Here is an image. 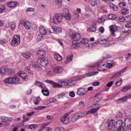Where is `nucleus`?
I'll return each instance as SVG.
<instances>
[{
  "mask_svg": "<svg viewBox=\"0 0 131 131\" xmlns=\"http://www.w3.org/2000/svg\"><path fill=\"white\" fill-rule=\"evenodd\" d=\"M73 81L72 80H65L64 81H61L60 82L61 85H60L50 80H47L45 81V82L52 85L54 88L61 87L62 86H71L74 85L73 83H72Z\"/></svg>",
  "mask_w": 131,
  "mask_h": 131,
  "instance_id": "1",
  "label": "nucleus"
},
{
  "mask_svg": "<svg viewBox=\"0 0 131 131\" xmlns=\"http://www.w3.org/2000/svg\"><path fill=\"white\" fill-rule=\"evenodd\" d=\"M19 78L16 77L13 78H6L4 80V81L6 83L14 84L17 83L18 84L19 83Z\"/></svg>",
  "mask_w": 131,
  "mask_h": 131,
  "instance_id": "2",
  "label": "nucleus"
},
{
  "mask_svg": "<svg viewBox=\"0 0 131 131\" xmlns=\"http://www.w3.org/2000/svg\"><path fill=\"white\" fill-rule=\"evenodd\" d=\"M20 43V39L18 35H15L13 38L11 43V45L13 47H16L19 45Z\"/></svg>",
  "mask_w": 131,
  "mask_h": 131,
  "instance_id": "3",
  "label": "nucleus"
},
{
  "mask_svg": "<svg viewBox=\"0 0 131 131\" xmlns=\"http://www.w3.org/2000/svg\"><path fill=\"white\" fill-rule=\"evenodd\" d=\"M52 19L53 23L55 24H58L62 20V15L58 14H56L53 17Z\"/></svg>",
  "mask_w": 131,
  "mask_h": 131,
  "instance_id": "4",
  "label": "nucleus"
},
{
  "mask_svg": "<svg viewBox=\"0 0 131 131\" xmlns=\"http://www.w3.org/2000/svg\"><path fill=\"white\" fill-rule=\"evenodd\" d=\"M37 63L38 65L43 67L46 66L48 62L47 59L44 58H41L38 60Z\"/></svg>",
  "mask_w": 131,
  "mask_h": 131,
  "instance_id": "5",
  "label": "nucleus"
},
{
  "mask_svg": "<svg viewBox=\"0 0 131 131\" xmlns=\"http://www.w3.org/2000/svg\"><path fill=\"white\" fill-rule=\"evenodd\" d=\"M88 92L86 88H79L78 89L77 94L79 96H83L85 95Z\"/></svg>",
  "mask_w": 131,
  "mask_h": 131,
  "instance_id": "6",
  "label": "nucleus"
},
{
  "mask_svg": "<svg viewBox=\"0 0 131 131\" xmlns=\"http://www.w3.org/2000/svg\"><path fill=\"white\" fill-rule=\"evenodd\" d=\"M71 38L73 40L72 41V43H74V41L79 40L81 38V35L79 33H73L71 35Z\"/></svg>",
  "mask_w": 131,
  "mask_h": 131,
  "instance_id": "7",
  "label": "nucleus"
},
{
  "mask_svg": "<svg viewBox=\"0 0 131 131\" xmlns=\"http://www.w3.org/2000/svg\"><path fill=\"white\" fill-rule=\"evenodd\" d=\"M68 116V114H65L61 118V122L63 123L67 124H68L70 121L69 118H67Z\"/></svg>",
  "mask_w": 131,
  "mask_h": 131,
  "instance_id": "8",
  "label": "nucleus"
},
{
  "mask_svg": "<svg viewBox=\"0 0 131 131\" xmlns=\"http://www.w3.org/2000/svg\"><path fill=\"white\" fill-rule=\"evenodd\" d=\"M17 75L24 80L27 81L28 79V78L27 74L23 71H20L17 73Z\"/></svg>",
  "mask_w": 131,
  "mask_h": 131,
  "instance_id": "9",
  "label": "nucleus"
},
{
  "mask_svg": "<svg viewBox=\"0 0 131 131\" xmlns=\"http://www.w3.org/2000/svg\"><path fill=\"white\" fill-rule=\"evenodd\" d=\"M64 11H65V12H64L65 14L64 15V14H63V15H62V18L64 17L67 20H69L70 19L71 16L70 14L69 13L68 9L66 8H65L64 9Z\"/></svg>",
  "mask_w": 131,
  "mask_h": 131,
  "instance_id": "10",
  "label": "nucleus"
},
{
  "mask_svg": "<svg viewBox=\"0 0 131 131\" xmlns=\"http://www.w3.org/2000/svg\"><path fill=\"white\" fill-rule=\"evenodd\" d=\"M108 40L106 39H100L97 40L96 42H95L94 43H91V44L93 45L97 43H98L101 44H106V43L108 41Z\"/></svg>",
  "mask_w": 131,
  "mask_h": 131,
  "instance_id": "11",
  "label": "nucleus"
},
{
  "mask_svg": "<svg viewBox=\"0 0 131 131\" xmlns=\"http://www.w3.org/2000/svg\"><path fill=\"white\" fill-rule=\"evenodd\" d=\"M30 66H31L33 68L36 69L37 70H41V67L38 65V63H37L36 64L34 61H32L30 64Z\"/></svg>",
  "mask_w": 131,
  "mask_h": 131,
  "instance_id": "12",
  "label": "nucleus"
},
{
  "mask_svg": "<svg viewBox=\"0 0 131 131\" xmlns=\"http://www.w3.org/2000/svg\"><path fill=\"white\" fill-rule=\"evenodd\" d=\"M124 126L126 127H129L131 126V119L128 118L126 119L124 122Z\"/></svg>",
  "mask_w": 131,
  "mask_h": 131,
  "instance_id": "13",
  "label": "nucleus"
},
{
  "mask_svg": "<svg viewBox=\"0 0 131 131\" xmlns=\"http://www.w3.org/2000/svg\"><path fill=\"white\" fill-rule=\"evenodd\" d=\"M109 28L112 35L113 36H115V34L114 32L116 30L117 28L116 26V25H111L110 26Z\"/></svg>",
  "mask_w": 131,
  "mask_h": 131,
  "instance_id": "14",
  "label": "nucleus"
},
{
  "mask_svg": "<svg viewBox=\"0 0 131 131\" xmlns=\"http://www.w3.org/2000/svg\"><path fill=\"white\" fill-rule=\"evenodd\" d=\"M54 72L56 73H60L63 71V69L61 67H57L54 68L53 69Z\"/></svg>",
  "mask_w": 131,
  "mask_h": 131,
  "instance_id": "15",
  "label": "nucleus"
},
{
  "mask_svg": "<svg viewBox=\"0 0 131 131\" xmlns=\"http://www.w3.org/2000/svg\"><path fill=\"white\" fill-rule=\"evenodd\" d=\"M37 54L40 56H45L46 55V52L44 49L41 48L37 51Z\"/></svg>",
  "mask_w": 131,
  "mask_h": 131,
  "instance_id": "16",
  "label": "nucleus"
},
{
  "mask_svg": "<svg viewBox=\"0 0 131 131\" xmlns=\"http://www.w3.org/2000/svg\"><path fill=\"white\" fill-rule=\"evenodd\" d=\"M115 128H117L118 127H123V121L122 120H119L115 122Z\"/></svg>",
  "mask_w": 131,
  "mask_h": 131,
  "instance_id": "17",
  "label": "nucleus"
},
{
  "mask_svg": "<svg viewBox=\"0 0 131 131\" xmlns=\"http://www.w3.org/2000/svg\"><path fill=\"white\" fill-rule=\"evenodd\" d=\"M18 4V3L16 2H10L7 5L8 7L12 8L16 7Z\"/></svg>",
  "mask_w": 131,
  "mask_h": 131,
  "instance_id": "18",
  "label": "nucleus"
},
{
  "mask_svg": "<svg viewBox=\"0 0 131 131\" xmlns=\"http://www.w3.org/2000/svg\"><path fill=\"white\" fill-rule=\"evenodd\" d=\"M92 106L93 105L88 107L87 109L89 111L87 112V114H92L97 111V109H94Z\"/></svg>",
  "mask_w": 131,
  "mask_h": 131,
  "instance_id": "19",
  "label": "nucleus"
},
{
  "mask_svg": "<svg viewBox=\"0 0 131 131\" xmlns=\"http://www.w3.org/2000/svg\"><path fill=\"white\" fill-rule=\"evenodd\" d=\"M129 97H131V95H127L123 98H122L118 99L117 100V102L119 103H123L127 101V98Z\"/></svg>",
  "mask_w": 131,
  "mask_h": 131,
  "instance_id": "20",
  "label": "nucleus"
},
{
  "mask_svg": "<svg viewBox=\"0 0 131 131\" xmlns=\"http://www.w3.org/2000/svg\"><path fill=\"white\" fill-rule=\"evenodd\" d=\"M8 27L13 31H14L16 27V24L13 21L9 22L8 23Z\"/></svg>",
  "mask_w": 131,
  "mask_h": 131,
  "instance_id": "21",
  "label": "nucleus"
},
{
  "mask_svg": "<svg viewBox=\"0 0 131 131\" xmlns=\"http://www.w3.org/2000/svg\"><path fill=\"white\" fill-rule=\"evenodd\" d=\"M115 121L113 120H111L108 124V128L112 129L114 127H115Z\"/></svg>",
  "mask_w": 131,
  "mask_h": 131,
  "instance_id": "22",
  "label": "nucleus"
},
{
  "mask_svg": "<svg viewBox=\"0 0 131 131\" xmlns=\"http://www.w3.org/2000/svg\"><path fill=\"white\" fill-rule=\"evenodd\" d=\"M39 31L40 34L41 35H45L46 33V31L45 28L43 26H41L39 27Z\"/></svg>",
  "mask_w": 131,
  "mask_h": 131,
  "instance_id": "23",
  "label": "nucleus"
},
{
  "mask_svg": "<svg viewBox=\"0 0 131 131\" xmlns=\"http://www.w3.org/2000/svg\"><path fill=\"white\" fill-rule=\"evenodd\" d=\"M7 67L5 66H2L0 68V74L1 75H3L5 73H6V70Z\"/></svg>",
  "mask_w": 131,
  "mask_h": 131,
  "instance_id": "24",
  "label": "nucleus"
},
{
  "mask_svg": "<svg viewBox=\"0 0 131 131\" xmlns=\"http://www.w3.org/2000/svg\"><path fill=\"white\" fill-rule=\"evenodd\" d=\"M23 25L26 29H30L31 27V23L28 21H26L24 22Z\"/></svg>",
  "mask_w": 131,
  "mask_h": 131,
  "instance_id": "25",
  "label": "nucleus"
},
{
  "mask_svg": "<svg viewBox=\"0 0 131 131\" xmlns=\"http://www.w3.org/2000/svg\"><path fill=\"white\" fill-rule=\"evenodd\" d=\"M35 84L36 85L41 88L44 89L45 88V85L44 84L40 82L36 81Z\"/></svg>",
  "mask_w": 131,
  "mask_h": 131,
  "instance_id": "26",
  "label": "nucleus"
},
{
  "mask_svg": "<svg viewBox=\"0 0 131 131\" xmlns=\"http://www.w3.org/2000/svg\"><path fill=\"white\" fill-rule=\"evenodd\" d=\"M73 56L72 55L68 56L66 58L64 63L68 64L72 61Z\"/></svg>",
  "mask_w": 131,
  "mask_h": 131,
  "instance_id": "27",
  "label": "nucleus"
},
{
  "mask_svg": "<svg viewBox=\"0 0 131 131\" xmlns=\"http://www.w3.org/2000/svg\"><path fill=\"white\" fill-rule=\"evenodd\" d=\"M68 93L67 92H62L58 95V99H63L67 97Z\"/></svg>",
  "mask_w": 131,
  "mask_h": 131,
  "instance_id": "28",
  "label": "nucleus"
},
{
  "mask_svg": "<svg viewBox=\"0 0 131 131\" xmlns=\"http://www.w3.org/2000/svg\"><path fill=\"white\" fill-rule=\"evenodd\" d=\"M121 13L123 15H126L129 13V9L127 8H122L121 10Z\"/></svg>",
  "mask_w": 131,
  "mask_h": 131,
  "instance_id": "29",
  "label": "nucleus"
},
{
  "mask_svg": "<svg viewBox=\"0 0 131 131\" xmlns=\"http://www.w3.org/2000/svg\"><path fill=\"white\" fill-rule=\"evenodd\" d=\"M22 55L24 58L28 59L30 57L31 54L30 53L27 52L22 53Z\"/></svg>",
  "mask_w": 131,
  "mask_h": 131,
  "instance_id": "30",
  "label": "nucleus"
},
{
  "mask_svg": "<svg viewBox=\"0 0 131 131\" xmlns=\"http://www.w3.org/2000/svg\"><path fill=\"white\" fill-rule=\"evenodd\" d=\"M97 69L99 71L105 70H106L105 65L104 64H103L101 65H98Z\"/></svg>",
  "mask_w": 131,
  "mask_h": 131,
  "instance_id": "31",
  "label": "nucleus"
},
{
  "mask_svg": "<svg viewBox=\"0 0 131 131\" xmlns=\"http://www.w3.org/2000/svg\"><path fill=\"white\" fill-rule=\"evenodd\" d=\"M41 92L43 95L45 96H47L49 94V92L47 89H42Z\"/></svg>",
  "mask_w": 131,
  "mask_h": 131,
  "instance_id": "32",
  "label": "nucleus"
},
{
  "mask_svg": "<svg viewBox=\"0 0 131 131\" xmlns=\"http://www.w3.org/2000/svg\"><path fill=\"white\" fill-rule=\"evenodd\" d=\"M57 28V26H52L51 28H49V32L50 33H53V32L51 30V29H52L53 31L54 32L56 33Z\"/></svg>",
  "mask_w": 131,
  "mask_h": 131,
  "instance_id": "33",
  "label": "nucleus"
},
{
  "mask_svg": "<svg viewBox=\"0 0 131 131\" xmlns=\"http://www.w3.org/2000/svg\"><path fill=\"white\" fill-rule=\"evenodd\" d=\"M57 28V26H52L51 28H49V32L50 33H53V32L51 30V29H52L53 31L54 32L56 33Z\"/></svg>",
  "mask_w": 131,
  "mask_h": 131,
  "instance_id": "34",
  "label": "nucleus"
},
{
  "mask_svg": "<svg viewBox=\"0 0 131 131\" xmlns=\"http://www.w3.org/2000/svg\"><path fill=\"white\" fill-rule=\"evenodd\" d=\"M122 82V80L121 78H119L117 79L115 85L116 86H120Z\"/></svg>",
  "mask_w": 131,
  "mask_h": 131,
  "instance_id": "35",
  "label": "nucleus"
},
{
  "mask_svg": "<svg viewBox=\"0 0 131 131\" xmlns=\"http://www.w3.org/2000/svg\"><path fill=\"white\" fill-rule=\"evenodd\" d=\"M55 59L58 61H60L62 59L61 56L59 54H55L54 55Z\"/></svg>",
  "mask_w": 131,
  "mask_h": 131,
  "instance_id": "36",
  "label": "nucleus"
},
{
  "mask_svg": "<svg viewBox=\"0 0 131 131\" xmlns=\"http://www.w3.org/2000/svg\"><path fill=\"white\" fill-rule=\"evenodd\" d=\"M56 4L59 7H61L62 5V0H55Z\"/></svg>",
  "mask_w": 131,
  "mask_h": 131,
  "instance_id": "37",
  "label": "nucleus"
},
{
  "mask_svg": "<svg viewBox=\"0 0 131 131\" xmlns=\"http://www.w3.org/2000/svg\"><path fill=\"white\" fill-rule=\"evenodd\" d=\"M80 118L78 115H74L71 118V121L73 122H75L78 120Z\"/></svg>",
  "mask_w": 131,
  "mask_h": 131,
  "instance_id": "38",
  "label": "nucleus"
},
{
  "mask_svg": "<svg viewBox=\"0 0 131 131\" xmlns=\"http://www.w3.org/2000/svg\"><path fill=\"white\" fill-rule=\"evenodd\" d=\"M130 89H131V85H129L128 86L123 87L121 91H122L125 92Z\"/></svg>",
  "mask_w": 131,
  "mask_h": 131,
  "instance_id": "39",
  "label": "nucleus"
},
{
  "mask_svg": "<svg viewBox=\"0 0 131 131\" xmlns=\"http://www.w3.org/2000/svg\"><path fill=\"white\" fill-rule=\"evenodd\" d=\"M88 40L87 39H83L80 42L82 44L85 45L88 43Z\"/></svg>",
  "mask_w": 131,
  "mask_h": 131,
  "instance_id": "40",
  "label": "nucleus"
},
{
  "mask_svg": "<svg viewBox=\"0 0 131 131\" xmlns=\"http://www.w3.org/2000/svg\"><path fill=\"white\" fill-rule=\"evenodd\" d=\"M87 114H87V112H82L80 113L78 115L79 118H80L84 116Z\"/></svg>",
  "mask_w": 131,
  "mask_h": 131,
  "instance_id": "41",
  "label": "nucleus"
},
{
  "mask_svg": "<svg viewBox=\"0 0 131 131\" xmlns=\"http://www.w3.org/2000/svg\"><path fill=\"white\" fill-rule=\"evenodd\" d=\"M6 10L4 6L3 5L0 6V13L4 12Z\"/></svg>",
  "mask_w": 131,
  "mask_h": 131,
  "instance_id": "42",
  "label": "nucleus"
},
{
  "mask_svg": "<svg viewBox=\"0 0 131 131\" xmlns=\"http://www.w3.org/2000/svg\"><path fill=\"white\" fill-rule=\"evenodd\" d=\"M98 73V72H91L87 73L86 75L87 77H91L93 75L96 73Z\"/></svg>",
  "mask_w": 131,
  "mask_h": 131,
  "instance_id": "43",
  "label": "nucleus"
},
{
  "mask_svg": "<svg viewBox=\"0 0 131 131\" xmlns=\"http://www.w3.org/2000/svg\"><path fill=\"white\" fill-rule=\"evenodd\" d=\"M118 19L120 22L125 21L126 20L122 16H120L118 18Z\"/></svg>",
  "mask_w": 131,
  "mask_h": 131,
  "instance_id": "44",
  "label": "nucleus"
},
{
  "mask_svg": "<svg viewBox=\"0 0 131 131\" xmlns=\"http://www.w3.org/2000/svg\"><path fill=\"white\" fill-rule=\"evenodd\" d=\"M1 120L2 122H7V117L2 116L0 117Z\"/></svg>",
  "mask_w": 131,
  "mask_h": 131,
  "instance_id": "45",
  "label": "nucleus"
},
{
  "mask_svg": "<svg viewBox=\"0 0 131 131\" xmlns=\"http://www.w3.org/2000/svg\"><path fill=\"white\" fill-rule=\"evenodd\" d=\"M94 109H97V111H98L99 109L100 108V106L98 104H95L93 105V106Z\"/></svg>",
  "mask_w": 131,
  "mask_h": 131,
  "instance_id": "46",
  "label": "nucleus"
},
{
  "mask_svg": "<svg viewBox=\"0 0 131 131\" xmlns=\"http://www.w3.org/2000/svg\"><path fill=\"white\" fill-rule=\"evenodd\" d=\"M116 128V129L117 130H114V131H124L125 129L123 126Z\"/></svg>",
  "mask_w": 131,
  "mask_h": 131,
  "instance_id": "47",
  "label": "nucleus"
},
{
  "mask_svg": "<svg viewBox=\"0 0 131 131\" xmlns=\"http://www.w3.org/2000/svg\"><path fill=\"white\" fill-rule=\"evenodd\" d=\"M121 73L119 71V72H117V73L113 75L111 77L112 78L119 77L121 75Z\"/></svg>",
  "mask_w": 131,
  "mask_h": 131,
  "instance_id": "48",
  "label": "nucleus"
},
{
  "mask_svg": "<svg viewBox=\"0 0 131 131\" xmlns=\"http://www.w3.org/2000/svg\"><path fill=\"white\" fill-rule=\"evenodd\" d=\"M45 107V106H40L35 107V110H41L42 109H44Z\"/></svg>",
  "mask_w": 131,
  "mask_h": 131,
  "instance_id": "49",
  "label": "nucleus"
},
{
  "mask_svg": "<svg viewBox=\"0 0 131 131\" xmlns=\"http://www.w3.org/2000/svg\"><path fill=\"white\" fill-rule=\"evenodd\" d=\"M6 71V73H7L8 74H12L14 72V71H13V70L11 69L7 68V69Z\"/></svg>",
  "mask_w": 131,
  "mask_h": 131,
  "instance_id": "50",
  "label": "nucleus"
},
{
  "mask_svg": "<svg viewBox=\"0 0 131 131\" xmlns=\"http://www.w3.org/2000/svg\"><path fill=\"white\" fill-rule=\"evenodd\" d=\"M89 30L90 32H94L96 31V27H93L92 26L91 28H89Z\"/></svg>",
  "mask_w": 131,
  "mask_h": 131,
  "instance_id": "51",
  "label": "nucleus"
},
{
  "mask_svg": "<svg viewBox=\"0 0 131 131\" xmlns=\"http://www.w3.org/2000/svg\"><path fill=\"white\" fill-rule=\"evenodd\" d=\"M37 127V125L34 124L30 125L29 126V128L31 129H34V128H36Z\"/></svg>",
  "mask_w": 131,
  "mask_h": 131,
  "instance_id": "52",
  "label": "nucleus"
},
{
  "mask_svg": "<svg viewBox=\"0 0 131 131\" xmlns=\"http://www.w3.org/2000/svg\"><path fill=\"white\" fill-rule=\"evenodd\" d=\"M108 17L110 19H114L116 18V16L115 15L110 14L109 15Z\"/></svg>",
  "mask_w": 131,
  "mask_h": 131,
  "instance_id": "53",
  "label": "nucleus"
},
{
  "mask_svg": "<svg viewBox=\"0 0 131 131\" xmlns=\"http://www.w3.org/2000/svg\"><path fill=\"white\" fill-rule=\"evenodd\" d=\"M111 56L109 54L105 55V56L103 57V60H105L108 58H111Z\"/></svg>",
  "mask_w": 131,
  "mask_h": 131,
  "instance_id": "54",
  "label": "nucleus"
},
{
  "mask_svg": "<svg viewBox=\"0 0 131 131\" xmlns=\"http://www.w3.org/2000/svg\"><path fill=\"white\" fill-rule=\"evenodd\" d=\"M106 40H107L108 41V39H105ZM108 45H107V46H111V45H113L114 44V41L113 40H111L110 41H109L108 42V41L106 43V44L107 43H108Z\"/></svg>",
  "mask_w": 131,
  "mask_h": 131,
  "instance_id": "55",
  "label": "nucleus"
},
{
  "mask_svg": "<svg viewBox=\"0 0 131 131\" xmlns=\"http://www.w3.org/2000/svg\"><path fill=\"white\" fill-rule=\"evenodd\" d=\"M27 12H34V9L33 8H28L26 10Z\"/></svg>",
  "mask_w": 131,
  "mask_h": 131,
  "instance_id": "56",
  "label": "nucleus"
},
{
  "mask_svg": "<svg viewBox=\"0 0 131 131\" xmlns=\"http://www.w3.org/2000/svg\"><path fill=\"white\" fill-rule=\"evenodd\" d=\"M104 20V18L103 17L100 18H99L98 20V21L99 23H102Z\"/></svg>",
  "mask_w": 131,
  "mask_h": 131,
  "instance_id": "57",
  "label": "nucleus"
},
{
  "mask_svg": "<svg viewBox=\"0 0 131 131\" xmlns=\"http://www.w3.org/2000/svg\"><path fill=\"white\" fill-rule=\"evenodd\" d=\"M64 129L62 127H57L55 129V131H64Z\"/></svg>",
  "mask_w": 131,
  "mask_h": 131,
  "instance_id": "58",
  "label": "nucleus"
},
{
  "mask_svg": "<svg viewBox=\"0 0 131 131\" xmlns=\"http://www.w3.org/2000/svg\"><path fill=\"white\" fill-rule=\"evenodd\" d=\"M84 102L82 101H80L79 104V106L80 107H83L84 106Z\"/></svg>",
  "mask_w": 131,
  "mask_h": 131,
  "instance_id": "59",
  "label": "nucleus"
},
{
  "mask_svg": "<svg viewBox=\"0 0 131 131\" xmlns=\"http://www.w3.org/2000/svg\"><path fill=\"white\" fill-rule=\"evenodd\" d=\"M48 125V124L46 123H44L42 125L41 127L40 128V129L42 130V129H44V128H46V127H45Z\"/></svg>",
  "mask_w": 131,
  "mask_h": 131,
  "instance_id": "60",
  "label": "nucleus"
},
{
  "mask_svg": "<svg viewBox=\"0 0 131 131\" xmlns=\"http://www.w3.org/2000/svg\"><path fill=\"white\" fill-rule=\"evenodd\" d=\"M99 30L101 32L103 33L104 32V29L103 27H101L100 28Z\"/></svg>",
  "mask_w": 131,
  "mask_h": 131,
  "instance_id": "61",
  "label": "nucleus"
},
{
  "mask_svg": "<svg viewBox=\"0 0 131 131\" xmlns=\"http://www.w3.org/2000/svg\"><path fill=\"white\" fill-rule=\"evenodd\" d=\"M105 68L106 67H108L109 68H110L112 67V64L111 63H107V64L105 65Z\"/></svg>",
  "mask_w": 131,
  "mask_h": 131,
  "instance_id": "62",
  "label": "nucleus"
},
{
  "mask_svg": "<svg viewBox=\"0 0 131 131\" xmlns=\"http://www.w3.org/2000/svg\"><path fill=\"white\" fill-rule=\"evenodd\" d=\"M119 6L121 7H122L125 6L126 4L124 2H121L119 3Z\"/></svg>",
  "mask_w": 131,
  "mask_h": 131,
  "instance_id": "63",
  "label": "nucleus"
},
{
  "mask_svg": "<svg viewBox=\"0 0 131 131\" xmlns=\"http://www.w3.org/2000/svg\"><path fill=\"white\" fill-rule=\"evenodd\" d=\"M113 83V82L112 81L108 83L107 84V86L110 87L111 86Z\"/></svg>",
  "mask_w": 131,
  "mask_h": 131,
  "instance_id": "64",
  "label": "nucleus"
}]
</instances>
